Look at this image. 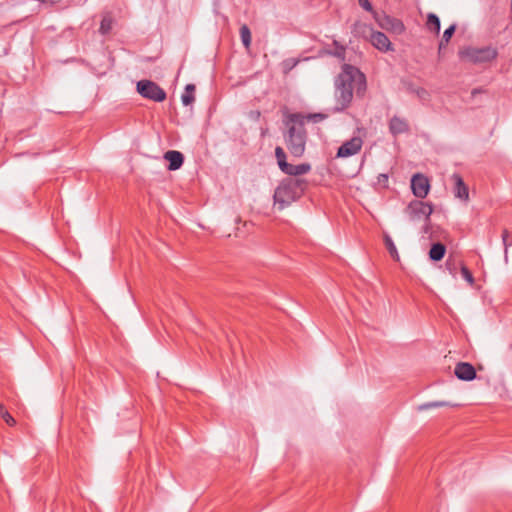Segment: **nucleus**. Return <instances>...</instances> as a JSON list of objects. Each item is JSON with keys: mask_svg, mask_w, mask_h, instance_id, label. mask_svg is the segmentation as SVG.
Returning <instances> with one entry per match:
<instances>
[{"mask_svg": "<svg viewBox=\"0 0 512 512\" xmlns=\"http://www.w3.org/2000/svg\"><path fill=\"white\" fill-rule=\"evenodd\" d=\"M287 132L284 140L289 153L296 158L303 156L306 149L307 132L305 117L300 113L287 114L284 120Z\"/></svg>", "mask_w": 512, "mask_h": 512, "instance_id": "nucleus-1", "label": "nucleus"}, {"mask_svg": "<svg viewBox=\"0 0 512 512\" xmlns=\"http://www.w3.org/2000/svg\"><path fill=\"white\" fill-rule=\"evenodd\" d=\"M306 186L307 182L303 179L288 178L281 181L274 191V205L283 210L301 198Z\"/></svg>", "mask_w": 512, "mask_h": 512, "instance_id": "nucleus-2", "label": "nucleus"}, {"mask_svg": "<svg viewBox=\"0 0 512 512\" xmlns=\"http://www.w3.org/2000/svg\"><path fill=\"white\" fill-rule=\"evenodd\" d=\"M335 82L351 90L356 88L358 95H363L366 91L365 75L357 67L350 64H344L342 66V70L337 76Z\"/></svg>", "mask_w": 512, "mask_h": 512, "instance_id": "nucleus-3", "label": "nucleus"}, {"mask_svg": "<svg viewBox=\"0 0 512 512\" xmlns=\"http://www.w3.org/2000/svg\"><path fill=\"white\" fill-rule=\"evenodd\" d=\"M352 33L356 36L369 37L371 44L380 51L387 52L392 50L391 42L386 34L374 31L370 25L356 22L353 25Z\"/></svg>", "mask_w": 512, "mask_h": 512, "instance_id": "nucleus-4", "label": "nucleus"}, {"mask_svg": "<svg viewBox=\"0 0 512 512\" xmlns=\"http://www.w3.org/2000/svg\"><path fill=\"white\" fill-rule=\"evenodd\" d=\"M459 56L475 64L485 63L496 59L498 51L492 46L482 48L466 47L459 51Z\"/></svg>", "mask_w": 512, "mask_h": 512, "instance_id": "nucleus-5", "label": "nucleus"}, {"mask_svg": "<svg viewBox=\"0 0 512 512\" xmlns=\"http://www.w3.org/2000/svg\"><path fill=\"white\" fill-rule=\"evenodd\" d=\"M275 157L280 170L290 176H300L307 174L311 170L309 163H301L298 165H292L286 161V153L280 146L275 148Z\"/></svg>", "mask_w": 512, "mask_h": 512, "instance_id": "nucleus-6", "label": "nucleus"}, {"mask_svg": "<svg viewBox=\"0 0 512 512\" xmlns=\"http://www.w3.org/2000/svg\"><path fill=\"white\" fill-rule=\"evenodd\" d=\"M405 213L410 221L415 222L425 220V222H428L431 214L433 213V206L432 204L422 200H413L406 207Z\"/></svg>", "mask_w": 512, "mask_h": 512, "instance_id": "nucleus-7", "label": "nucleus"}, {"mask_svg": "<svg viewBox=\"0 0 512 512\" xmlns=\"http://www.w3.org/2000/svg\"><path fill=\"white\" fill-rule=\"evenodd\" d=\"M137 92L146 99L154 102H163L167 95L164 89H162L156 82L151 80H140L136 85Z\"/></svg>", "mask_w": 512, "mask_h": 512, "instance_id": "nucleus-8", "label": "nucleus"}, {"mask_svg": "<svg viewBox=\"0 0 512 512\" xmlns=\"http://www.w3.org/2000/svg\"><path fill=\"white\" fill-rule=\"evenodd\" d=\"M363 146V140L359 136L352 137L351 139L345 141L337 151L336 156L338 158H347L350 156H354L361 151Z\"/></svg>", "mask_w": 512, "mask_h": 512, "instance_id": "nucleus-9", "label": "nucleus"}, {"mask_svg": "<svg viewBox=\"0 0 512 512\" xmlns=\"http://www.w3.org/2000/svg\"><path fill=\"white\" fill-rule=\"evenodd\" d=\"M411 189L415 197L419 199L425 198L430 190L429 179L421 173L413 175L411 179Z\"/></svg>", "mask_w": 512, "mask_h": 512, "instance_id": "nucleus-10", "label": "nucleus"}, {"mask_svg": "<svg viewBox=\"0 0 512 512\" xmlns=\"http://www.w3.org/2000/svg\"><path fill=\"white\" fill-rule=\"evenodd\" d=\"M335 97L337 101L336 110L343 111L352 102L353 90L335 82Z\"/></svg>", "mask_w": 512, "mask_h": 512, "instance_id": "nucleus-11", "label": "nucleus"}, {"mask_svg": "<svg viewBox=\"0 0 512 512\" xmlns=\"http://www.w3.org/2000/svg\"><path fill=\"white\" fill-rule=\"evenodd\" d=\"M455 376L462 381H472L476 378L474 366L468 362H458L454 369Z\"/></svg>", "mask_w": 512, "mask_h": 512, "instance_id": "nucleus-12", "label": "nucleus"}, {"mask_svg": "<svg viewBox=\"0 0 512 512\" xmlns=\"http://www.w3.org/2000/svg\"><path fill=\"white\" fill-rule=\"evenodd\" d=\"M388 127L389 132L393 136L408 133L410 130L408 121L405 118L396 115L390 119Z\"/></svg>", "mask_w": 512, "mask_h": 512, "instance_id": "nucleus-13", "label": "nucleus"}, {"mask_svg": "<svg viewBox=\"0 0 512 512\" xmlns=\"http://www.w3.org/2000/svg\"><path fill=\"white\" fill-rule=\"evenodd\" d=\"M452 180L454 182L453 193L456 198L463 201H468L469 191L467 185L464 183L462 177L459 174H453Z\"/></svg>", "mask_w": 512, "mask_h": 512, "instance_id": "nucleus-14", "label": "nucleus"}, {"mask_svg": "<svg viewBox=\"0 0 512 512\" xmlns=\"http://www.w3.org/2000/svg\"><path fill=\"white\" fill-rule=\"evenodd\" d=\"M164 158L169 162L168 169L171 171L179 169L184 161L182 153L176 150L167 151Z\"/></svg>", "mask_w": 512, "mask_h": 512, "instance_id": "nucleus-15", "label": "nucleus"}, {"mask_svg": "<svg viewBox=\"0 0 512 512\" xmlns=\"http://www.w3.org/2000/svg\"><path fill=\"white\" fill-rule=\"evenodd\" d=\"M446 252V247L442 243H435L429 251V257L433 261H440L443 259Z\"/></svg>", "mask_w": 512, "mask_h": 512, "instance_id": "nucleus-16", "label": "nucleus"}, {"mask_svg": "<svg viewBox=\"0 0 512 512\" xmlns=\"http://www.w3.org/2000/svg\"><path fill=\"white\" fill-rule=\"evenodd\" d=\"M194 91H195V86L193 84H188L185 87V91H184V93L181 96L182 103L185 106H188V105H190V104H192L194 102V99H195L194 98Z\"/></svg>", "mask_w": 512, "mask_h": 512, "instance_id": "nucleus-17", "label": "nucleus"}, {"mask_svg": "<svg viewBox=\"0 0 512 512\" xmlns=\"http://www.w3.org/2000/svg\"><path fill=\"white\" fill-rule=\"evenodd\" d=\"M240 38H241V41H242V44L244 45V47L246 49H249L251 46L252 37H251V31L246 24H243L240 27Z\"/></svg>", "mask_w": 512, "mask_h": 512, "instance_id": "nucleus-18", "label": "nucleus"}, {"mask_svg": "<svg viewBox=\"0 0 512 512\" xmlns=\"http://www.w3.org/2000/svg\"><path fill=\"white\" fill-rule=\"evenodd\" d=\"M384 243H385L386 249L388 250L390 256L394 260L399 261L400 257H399L397 248H396L393 240L391 239V237L387 234L384 235Z\"/></svg>", "mask_w": 512, "mask_h": 512, "instance_id": "nucleus-19", "label": "nucleus"}, {"mask_svg": "<svg viewBox=\"0 0 512 512\" xmlns=\"http://www.w3.org/2000/svg\"><path fill=\"white\" fill-rule=\"evenodd\" d=\"M426 26L430 31L439 33L440 31V20L437 15L430 13L427 17Z\"/></svg>", "mask_w": 512, "mask_h": 512, "instance_id": "nucleus-20", "label": "nucleus"}, {"mask_svg": "<svg viewBox=\"0 0 512 512\" xmlns=\"http://www.w3.org/2000/svg\"><path fill=\"white\" fill-rule=\"evenodd\" d=\"M448 405H449V403L446 401H431V402H426V403L419 405L417 407V411H425V410H429V409H433V408H441V407H446Z\"/></svg>", "mask_w": 512, "mask_h": 512, "instance_id": "nucleus-21", "label": "nucleus"}, {"mask_svg": "<svg viewBox=\"0 0 512 512\" xmlns=\"http://www.w3.org/2000/svg\"><path fill=\"white\" fill-rule=\"evenodd\" d=\"M461 264H463L462 262H457L451 258H448L447 261H446V269L449 271V273L453 276V277H456V274H457V270H458V267L460 266L461 267Z\"/></svg>", "mask_w": 512, "mask_h": 512, "instance_id": "nucleus-22", "label": "nucleus"}, {"mask_svg": "<svg viewBox=\"0 0 512 512\" xmlns=\"http://www.w3.org/2000/svg\"><path fill=\"white\" fill-rule=\"evenodd\" d=\"M502 241L504 245V255L507 260L508 247L512 246V237L510 238V233L507 229H504L502 232Z\"/></svg>", "mask_w": 512, "mask_h": 512, "instance_id": "nucleus-23", "label": "nucleus"}, {"mask_svg": "<svg viewBox=\"0 0 512 512\" xmlns=\"http://www.w3.org/2000/svg\"><path fill=\"white\" fill-rule=\"evenodd\" d=\"M111 29H112V19L108 16L103 17V19L101 20V23H100L99 31L102 34H107L110 32Z\"/></svg>", "mask_w": 512, "mask_h": 512, "instance_id": "nucleus-24", "label": "nucleus"}, {"mask_svg": "<svg viewBox=\"0 0 512 512\" xmlns=\"http://www.w3.org/2000/svg\"><path fill=\"white\" fill-rule=\"evenodd\" d=\"M333 45L335 46V51L333 52V55L340 60H345L346 55V49L343 45H340L338 41L334 40Z\"/></svg>", "mask_w": 512, "mask_h": 512, "instance_id": "nucleus-25", "label": "nucleus"}, {"mask_svg": "<svg viewBox=\"0 0 512 512\" xmlns=\"http://www.w3.org/2000/svg\"><path fill=\"white\" fill-rule=\"evenodd\" d=\"M461 275L462 277L470 284H474V277L471 273V271L463 264H461Z\"/></svg>", "mask_w": 512, "mask_h": 512, "instance_id": "nucleus-26", "label": "nucleus"}, {"mask_svg": "<svg viewBox=\"0 0 512 512\" xmlns=\"http://www.w3.org/2000/svg\"><path fill=\"white\" fill-rule=\"evenodd\" d=\"M304 117H305V121L309 120L314 123H317V122H320V121H323L324 119H326L327 116L322 113H314V114H308L307 116L304 115Z\"/></svg>", "mask_w": 512, "mask_h": 512, "instance_id": "nucleus-27", "label": "nucleus"}, {"mask_svg": "<svg viewBox=\"0 0 512 512\" xmlns=\"http://www.w3.org/2000/svg\"><path fill=\"white\" fill-rule=\"evenodd\" d=\"M456 30V25H451L450 27H448L444 33H443V38H444V41L445 43H449L451 37L453 36L454 32Z\"/></svg>", "mask_w": 512, "mask_h": 512, "instance_id": "nucleus-28", "label": "nucleus"}, {"mask_svg": "<svg viewBox=\"0 0 512 512\" xmlns=\"http://www.w3.org/2000/svg\"><path fill=\"white\" fill-rule=\"evenodd\" d=\"M0 416L7 423V425L14 426L16 424L15 419L11 416V414L7 410L3 411L0 414Z\"/></svg>", "mask_w": 512, "mask_h": 512, "instance_id": "nucleus-29", "label": "nucleus"}, {"mask_svg": "<svg viewBox=\"0 0 512 512\" xmlns=\"http://www.w3.org/2000/svg\"><path fill=\"white\" fill-rule=\"evenodd\" d=\"M414 92L421 100H427L429 97L428 91L424 88L419 87L415 89Z\"/></svg>", "mask_w": 512, "mask_h": 512, "instance_id": "nucleus-30", "label": "nucleus"}, {"mask_svg": "<svg viewBox=\"0 0 512 512\" xmlns=\"http://www.w3.org/2000/svg\"><path fill=\"white\" fill-rule=\"evenodd\" d=\"M359 5L366 11H372V5L369 0H358Z\"/></svg>", "mask_w": 512, "mask_h": 512, "instance_id": "nucleus-31", "label": "nucleus"}, {"mask_svg": "<svg viewBox=\"0 0 512 512\" xmlns=\"http://www.w3.org/2000/svg\"><path fill=\"white\" fill-rule=\"evenodd\" d=\"M448 43H445L444 38L442 37L440 43H439V51L442 50Z\"/></svg>", "mask_w": 512, "mask_h": 512, "instance_id": "nucleus-32", "label": "nucleus"}, {"mask_svg": "<svg viewBox=\"0 0 512 512\" xmlns=\"http://www.w3.org/2000/svg\"><path fill=\"white\" fill-rule=\"evenodd\" d=\"M379 180H380V181H387V180H388V176H387L386 174H381V175L379 176Z\"/></svg>", "mask_w": 512, "mask_h": 512, "instance_id": "nucleus-33", "label": "nucleus"}, {"mask_svg": "<svg viewBox=\"0 0 512 512\" xmlns=\"http://www.w3.org/2000/svg\"><path fill=\"white\" fill-rule=\"evenodd\" d=\"M5 411L4 406L0 403V414Z\"/></svg>", "mask_w": 512, "mask_h": 512, "instance_id": "nucleus-34", "label": "nucleus"}]
</instances>
